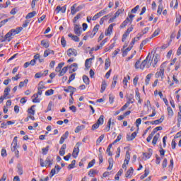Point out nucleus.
<instances>
[{
	"mask_svg": "<svg viewBox=\"0 0 181 181\" xmlns=\"http://www.w3.org/2000/svg\"><path fill=\"white\" fill-rule=\"evenodd\" d=\"M152 62H153L152 57H151V56L148 54L146 58L141 62L140 65V69L141 70H144L145 67H147V69H149V67H151V65L152 64Z\"/></svg>",
	"mask_w": 181,
	"mask_h": 181,
	"instance_id": "nucleus-1",
	"label": "nucleus"
},
{
	"mask_svg": "<svg viewBox=\"0 0 181 181\" xmlns=\"http://www.w3.org/2000/svg\"><path fill=\"white\" fill-rule=\"evenodd\" d=\"M18 146V136H15L11 143V151L15 152V155L16 158H19V151L16 150V147Z\"/></svg>",
	"mask_w": 181,
	"mask_h": 181,
	"instance_id": "nucleus-2",
	"label": "nucleus"
},
{
	"mask_svg": "<svg viewBox=\"0 0 181 181\" xmlns=\"http://www.w3.org/2000/svg\"><path fill=\"white\" fill-rule=\"evenodd\" d=\"M40 165L42 168H45L46 166H52L53 165V162L50 160V157H47L45 160H43L42 158H40Z\"/></svg>",
	"mask_w": 181,
	"mask_h": 181,
	"instance_id": "nucleus-3",
	"label": "nucleus"
},
{
	"mask_svg": "<svg viewBox=\"0 0 181 181\" xmlns=\"http://www.w3.org/2000/svg\"><path fill=\"white\" fill-rule=\"evenodd\" d=\"M103 124H104V115H102L100 116L97 122L92 126V131H95V129H98V128L100 127V125H103Z\"/></svg>",
	"mask_w": 181,
	"mask_h": 181,
	"instance_id": "nucleus-4",
	"label": "nucleus"
},
{
	"mask_svg": "<svg viewBox=\"0 0 181 181\" xmlns=\"http://www.w3.org/2000/svg\"><path fill=\"white\" fill-rule=\"evenodd\" d=\"M135 18V15L134 14H130L129 15V17H127L125 21L120 25V28H123L128 25V23H132V19Z\"/></svg>",
	"mask_w": 181,
	"mask_h": 181,
	"instance_id": "nucleus-5",
	"label": "nucleus"
},
{
	"mask_svg": "<svg viewBox=\"0 0 181 181\" xmlns=\"http://www.w3.org/2000/svg\"><path fill=\"white\" fill-rule=\"evenodd\" d=\"M163 76H165V67H163V64L160 66V70L156 73V78H159L160 77L161 80H163Z\"/></svg>",
	"mask_w": 181,
	"mask_h": 181,
	"instance_id": "nucleus-6",
	"label": "nucleus"
},
{
	"mask_svg": "<svg viewBox=\"0 0 181 181\" xmlns=\"http://www.w3.org/2000/svg\"><path fill=\"white\" fill-rule=\"evenodd\" d=\"M83 9V6H77V4H74L71 7V15H76L77 12H80Z\"/></svg>",
	"mask_w": 181,
	"mask_h": 181,
	"instance_id": "nucleus-7",
	"label": "nucleus"
},
{
	"mask_svg": "<svg viewBox=\"0 0 181 181\" xmlns=\"http://www.w3.org/2000/svg\"><path fill=\"white\" fill-rule=\"evenodd\" d=\"M61 169L62 168H60V166H59V165H55L54 168H52L51 170V172L49 173V177H52L56 175V173H59Z\"/></svg>",
	"mask_w": 181,
	"mask_h": 181,
	"instance_id": "nucleus-8",
	"label": "nucleus"
},
{
	"mask_svg": "<svg viewBox=\"0 0 181 181\" xmlns=\"http://www.w3.org/2000/svg\"><path fill=\"white\" fill-rule=\"evenodd\" d=\"M66 54L67 56H69V57H71V56H77L78 53H77V49H74V48H69L67 51H66Z\"/></svg>",
	"mask_w": 181,
	"mask_h": 181,
	"instance_id": "nucleus-9",
	"label": "nucleus"
},
{
	"mask_svg": "<svg viewBox=\"0 0 181 181\" xmlns=\"http://www.w3.org/2000/svg\"><path fill=\"white\" fill-rule=\"evenodd\" d=\"M107 12V8H105L103 10H101L100 12L96 13L92 18V21H97L98 18L100 16H103V15H105V13Z\"/></svg>",
	"mask_w": 181,
	"mask_h": 181,
	"instance_id": "nucleus-10",
	"label": "nucleus"
},
{
	"mask_svg": "<svg viewBox=\"0 0 181 181\" xmlns=\"http://www.w3.org/2000/svg\"><path fill=\"white\" fill-rule=\"evenodd\" d=\"M74 30L75 35H77V36H80L81 35V27L78 24H75L74 27Z\"/></svg>",
	"mask_w": 181,
	"mask_h": 181,
	"instance_id": "nucleus-11",
	"label": "nucleus"
},
{
	"mask_svg": "<svg viewBox=\"0 0 181 181\" xmlns=\"http://www.w3.org/2000/svg\"><path fill=\"white\" fill-rule=\"evenodd\" d=\"M94 55L92 56L91 58L87 59L85 62V67L86 69H90L91 67V61L94 60Z\"/></svg>",
	"mask_w": 181,
	"mask_h": 181,
	"instance_id": "nucleus-12",
	"label": "nucleus"
},
{
	"mask_svg": "<svg viewBox=\"0 0 181 181\" xmlns=\"http://www.w3.org/2000/svg\"><path fill=\"white\" fill-rule=\"evenodd\" d=\"M127 104H134L135 103V99L134 98V94H129L127 97Z\"/></svg>",
	"mask_w": 181,
	"mask_h": 181,
	"instance_id": "nucleus-13",
	"label": "nucleus"
},
{
	"mask_svg": "<svg viewBox=\"0 0 181 181\" xmlns=\"http://www.w3.org/2000/svg\"><path fill=\"white\" fill-rule=\"evenodd\" d=\"M137 134H138V132H134L130 136L127 134V141H134V139H135V138L136 137Z\"/></svg>",
	"mask_w": 181,
	"mask_h": 181,
	"instance_id": "nucleus-14",
	"label": "nucleus"
},
{
	"mask_svg": "<svg viewBox=\"0 0 181 181\" xmlns=\"http://www.w3.org/2000/svg\"><path fill=\"white\" fill-rule=\"evenodd\" d=\"M66 148H67V145L63 144L59 150L60 156H64L66 153Z\"/></svg>",
	"mask_w": 181,
	"mask_h": 181,
	"instance_id": "nucleus-15",
	"label": "nucleus"
},
{
	"mask_svg": "<svg viewBox=\"0 0 181 181\" xmlns=\"http://www.w3.org/2000/svg\"><path fill=\"white\" fill-rule=\"evenodd\" d=\"M79 152H80V148L78 147H74L72 153V156L76 159V158L78 156Z\"/></svg>",
	"mask_w": 181,
	"mask_h": 181,
	"instance_id": "nucleus-16",
	"label": "nucleus"
},
{
	"mask_svg": "<svg viewBox=\"0 0 181 181\" xmlns=\"http://www.w3.org/2000/svg\"><path fill=\"white\" fill-rule=\"evenodd\" d=\"M117 80H118V75H115L112 78L111 88H115V86H117Z\"/></svg>",
	"mask_w": 181,
	"mask_h": 181,
	"instance_id": "nucleus-17",
	"label": "nucleus"
},
{
	"mask_svg": "<svg viewBox=\"0 0 181 181\" xmlns=\"http://www.w3.org/2000/svg\"><path fill=\"white\" fill-rule=\"evenodd\" d=\"M68 36L69 37H71V40H74V42H80V38L77 35L69 33Z\"/></svg>",
	"mask_w": 181,
	"mask_h": 181,
	"instance_id": "nucleus-18",
	"label": "nucleus"
},
{
	"mask_svg": "<svg viewBox=\"0 0 181 181\" xmlns=\"http://www.w3.org/2000/svg\"><path fill=\"white\" fill-rule=\"evenodd\" d=\"M153 150L151 148H148V153H143L144 156L146 158V159H150L151 156H152Z\"/></svg>",
	"mask_w": 181,
	"mask_h": 181,
	"instance_id": "nucleus-19",
	"label": "nucleus"
},
{
	"mask_svg": "<svg viewBox=\"0 0 181 181\" xmlns=\"http://www.w3.org/2000/svg\"><path fill=\"white\" fill-rule=\"evenodd\" d=\"M132 173H134V168L131 167L126 173L125 177L131 178V176H132Z\"/></svg>",
	"mask_w": 181,
	"mask_h": 181,
	"instance_id": "nucleus-20",
	"label": "nucleus"
},
{
	"mask_svg": "<svg viewBox=\"0 0 181 181\" xmlns=\"http://www.w3.org/2000/svg\"><path fill=\"white\" fill-rule=\"evenodd\" d=\"M160 136V134L159 133H157L153 139L152 144L155 146L156 145V142H158V139H159V137Z\"/></svg>",
	"mask_w": 181,
	"mask_h": 181,
	"instance_id": "nucleus-21",
	"label": "nucleus"
},
{
	"mask_svg": "<svg viewBox=\"0 0 181 181\" xmlns=\"http://www.w3.org/2000/svg\"><path fill=\"white\" fill-rule=\"evenodd\" d=\"M11 36H13L12 33H11V31H9L5 35L4 40H8V42H11V40H12V39L11 38Z\"/></svg>",
	"mask_w": 181,
	"mask_h": 181,
	"instance_id": "nucleus-22",
	"label": "nucleus"
},
{
	"mask_svg": "<svg viewBox=\"0 0 181 181\" xmlns=\"http://www.w3.org/2000/svg\"><path fill=\"white\" fill-rule=\"evenodd\" d=\"M28 83H29V80L25 79L23 81L19 83L18 87L20 88H22V87H25V86H27Z\"/></svg>",
	"mask_w": 181,
	"mask_h": 181,
	"instance_id": "nucleus-23",
	"label": "nucleus"
},
{
	"mask_svg": "<svg viewBox=\"0 0 181 181\" xmlns=\"http://www.w3.org/2000/svg\"><path fill=\"white\" fill-rule=\"evenodd\" d=\"M35 15H36V11L28 13V15L25 16V19H32V18H34Z\"/></svg>",
	"mask_w": 181,
	"mask_h": 181,
	"instance_id": "nucleus-24",
	"label": "nucleus"
},
{
	"mask_svg": "<svg viewBox=\"0 0 181 181\" xmlns=\"http://www.w3.org/2000/svg\"><path fill=\"white\" fill-rule=\"evenodd\" d=\"M41 45H42V46L45 47V49H47V47H49V46H50V43L49 42V41H46L45 40H42L41 41Z\"/></svg>",
	"mask_w": 181,
	"mask_h": 181,
	"instance_id": "nucleus-25",
	"label": "nucleus"
},
{
	"mask_svg": "<svg viewBox=\"0 0 181 181\" xmlns=\"http://www.w3.org/2000/svg\"><path fill=\"white\" fill-rule=\"evenodd\" d=\"M108 163H109V166L107 168V170H111V169H112V167L114 166V160H112V158H109Z\"/></svg>",
	"mask_w": 181,
	"mask_h": 181,
	"instance_id": "nucleus-26",
	"label": "nucleus"
},
{
	"mask_svg": "<svg viewBox=\"0 0 181 181\" xmlns=\"http://www.w3.org/2000/svg\"><path fill=\"white\" fill-rule=\"evenodd\" d=\"M115 24H110L108 27L107 31L105 33V35L107 36V35H111V32H112V28Z\"/></svg>",
	"mask_w": 181,
	"mask_h": 181,
	"instance_id": "nucleus-27",
	"label": "nucleus"
},
{
	"mask_svg": "<svg viewBox=\"0 0 181 181\" xmlns=\"http://www.w3.org/2000/svg\"><path fill=\"white\" fill-rule=\"evenodd\" d=\"M17 172L18 175H23V168H22V165H21V164H18L17 165Z\"/></svg>",
	"mask_w": 181,
	"mask_h": 181,
	"instance_id": "nucleus-28",
	"label": "nucleus"
},
{
	"mask_svg": "<svg viewBox=\"0 0 181 181\" xmlns=\"http://www.w3.org/2000/svg\"><path fill=\"white\" fill-rule=\"evenodd\" d=\"M64 91H65V93H71L73 91H76V89L74 87L69 86L68 88L64 89Z\"/></svg>",
	"mask_w": 181,
	"mask_h": 181,
	"instance_id": "nucleus-29",
	"label": "nucleus"
},
{
	"mask_svg": "<svg viewBox=\"0 0 181 181\" xmlns=\"http://www.w3.org/2000/svg\"><path fill=\"white\" fill-rule=\"evenodd\" d=\"M105 88H107V82L103 81L101 84L100 93H104V91H105Z\"/></svg>",
	"mask_w": 181,
	"mask_h": 181,
	"instance_id": "nucleus-30",
	"label": "nucleus"
},
{
	"mask_svg": "<svg viewBox=\"0 0 181 181\" xmlns=\"http://www.w3.org/2000/svg\"><path fill=\"white\" fill-rule=\"evenodd\" d=\"M152 76H153L152 74H148L146 76V80H145L146 86H148V84H149V81H151V78Z\"/></svg>",
	"mask_w": 181,
	"mask_h": 181,
	"instance_id": "nucleus-31",
	"label": "nucleus"
},
{
	"mask_svg": "<svg viewBox=\"0 0 181 181\" xmlns=\"http://www.w3.org/2000/svg\"><path fill=\"white\" fill-rule=\"evenodd\" d=\"M163 119H165V116H161V117L157 120H154L155 125H158V124H162L163 122Z\"/></svg>",
	"mask_w": 181,
	"mask_h": 181,
	"instance_id": "nucleus-32",
	"label": "nucleus"
},
{
	"mask_svg": "<svg viewBox=\"0 0 181 181\" xmlns=\"http://www.w3.org/2000/svg\"><path fill=\"white\" fill-rule=\"evenodd\" d=\"M148 175H149V168H145L144 174L140 177V179H145Z\"/></svg>",
	"mask_w": 181,
	"mask_h": 181,
	"instance_id": "nucleus-33",
	"label": "nucleus"
},
{
	"mask_svg": "<svg viewBox=\"0 0 181 181\" xmlns=\"http://www.w3.org/2000/svg\"><path fill=\"white\" fill-rule=\"evenodd\" d=\"M124 11H125L124 8H120L115 13V17L118 18L119 15H122L124 13Z\"/></svg>",
	"mask_w": 181,
	"mask_h": 181,
	"instance_id": "nucleus-34",
	"label": "nucleus"
},
{
	"mask_svg": "<svg viewBox=\"0 0 181 181\" xmlns=\"http://www.w3.org/2000/svg\"><path fill=\"white\" fill-rule=\"evenodd\" d=\"M67 73V66H64L59 72V77L63 76L64 74H66Z\"/></svg>",
	"mask_w": 181,
	"mask_h": 181,
	"instance_id": "nucleus-35",
	"label": "nucleus"
},
{
	"mask_svg": "<svg viewBox=\"0 0 181 181\" xmlns=\"http://www.w3.org/2000/svg\"><path fill=\"white\" fill-rule=\"evenodd\" d=\"M110 66H111V62H110V59H106L105 62V70H108Z\"/></svg>",
	"mask_w": 181,
	"mask_h": 181,
	"instance_id": "nucleus-36",
	"label": "nucleus"
},
{
	"mask_svg": "<svg viewBox=\"0 0 181 181\" xmlns=\"http://www.w3.org/2000/svg\"><path fill=\"white\" fill-rule=\"evenodd\" d=\"M83 83H85V84H87V85L90 84V78L86 75H84L83 76Z\"/></svg>",
	"mask_w": 181,
	"mask_h": 181,
	"instance_id": "nucleus-37",
	"label": "nucleus"
},
{
	"mask_svg": "<svg viewBox=\"0 0 181 181\" xmlns=\"http://www.w3.org/2000/svg\"><path fill=\"white\" fill-rule=\"evenodd\" d=\"M53 94H54V90L53 89L47 90L45 92V95H47V97H49V95H53Z\"/></svg>",
	"mask_w": 181,
	"mask_h": 181,
	"instance_id": "nucleus-38",
	"label": "nucleus"
},
{
	"mask_svg": "<svg viewBox=\"0 0 181 181\" xmlns=\"http://www.w3.org/2000/svg\"><path fill=\"white\" fill-rule=\"evenodd\" d=\"M162 11H163V6L162 5V4H160L158 7L157 13H158L159 15H162Z\"/></svg>",
	"mask_w": 181,
	"mask_h": 181,
	"instance_id": "nucleus-39",
	"label": "nucleus"
},
{
	"mask_svg": "<svg viewBox=\"0 0 181 181\" xmlns=\"http://www.w3.org/2000/svg\"><path fill=\"white\" fill-rule=\"evenodd\" d=\"M168 117H173V110H172V107H167Z\"/></svg>",
	"mask_w": 181,
	"mask_h": 181,
	"instance_id": "nucleus-40",
	"label": "nucleus"
},
{
	"mask_svg": "<svg viewBox=\"0 0 181 181\" xmlns=\"http://www.w3.org/2000/svg\"><path fill=\"white\" fill-rule=\"evenodd\" d=\"M49 146H47L45 148H42V155H47V152H49Z\"/></svg>",
	"mask_w": 181,
	"mask_h": 181,
	"instance_id": "nucleus-41",
	"label": "nucleus"
},
{
	"mask_svg": "<svg viewBox=\"0 0 181 181\" xmlns=\"http://www.w3.org/2000/svg\"><path fill=\"white\" fill-rule=\"evenodd\" d=\"M82 129H84V125L78 126L75 129V133L78 134V132H80V131H81Z\"/></svg>",
	"mask_w": 181,
	"mask_h": 181,
	"instance_id": "nucleus-42",
	"label": "nucleus"
},
{
	"mask_svg": "<svg viewBox=\"0 0 181 181\" xmlns=\"http://www.w3.org/2000/svg\"><path fill=\"white\" fill-rule=\"evenodd\" d=\"M128 36H129V33H127V31H125L122 35V42H125V40H127V37H128Z\"/></svg>",
	"mask_w": 181,
	"mask_h": 181,
	"instance_id": "nucleus-43",
	"label": "nucleus"
},
{
	"mask_svg": "<svg viewBox=\"0 0 181 181\" xmlns=\"http://www.w3.org/2000/svg\"><path fill=\"white\" fill-rule=\"evenodd\" d=\"M95 165V159H93L88 165L87 169H90V168H93Z\"/></svg>",
	"mask_w": 181,
	"mask_h": 181,
	"instance_id": "nucleus-44",
	"label": "nucleus"
},
{
	"mask_svg": "<svg viewBox=\"0 0 181 181\" xmlns=\"http://www.w3.org/2000/svg\"><path fill=\"white\" fill-rule=\"evenodd\" d=\"M99 155H98V159H99V163L101 165L103 163V153H101V147L99 148Z\"/></svg>",
	"mask_w": 181,
	"mask_h": 181,
	"instance_id": "nucleus-45",
	"label": "nucleus"
},
{
	"mask_svg": "<svg viewBox=\"0 0 181 181\" xmlns=\"http://www.w3.org/2000/svg\"><path fill=\"white\" fill-rule=\"evenodd\" d=\"M159 33H160V29L158 28L152 34L151 37H156V36H158V35H159Z\"/></svg>",
	"mask_w": 181,
	"mask_h": 181,
	"instance_id": "nucleus-46",
	"label": "nucleus"
},
{
	"mask_svg": "<svg viewBox=\"0 0 181 181\" xmlns=\"http://www.w3.org/2000/svg\"><path fill=\"white\" fill-rule=\"evenodd\" d=\"M122 138V135L119 134L117 137V139L112 142V145H115L117 142H119Z\"/></svg>",
	"mask_w": 181,
	"mask_h": 181,
	"instance_id": "nucleus-47",
	"label": "nucleus"
},
{
	"mask_svg": "<svg viewBox=\"0 0 181 181\" xmlns=\"http://www.w3.org/2000/svg\"><path fill=\"white\" fill-rule=\"evenodd\" d=\"M35 107H36V105H33L30 107V109H28V114H30L31 115H35V110H33Z\"/></svg>",
	"mask_w": 181,
	"mask_h": 181,
	"instance_id": "nucleus-48",
	"label": "nucleus"
},
{
	"mask_svg": "<svg viewBox=\"0 0 181 181\" xmlns=\"http://www.w3.org/2000/svg\"><path fill=\"white\" fill-rule=\"evenodd\" d=\"M75 78H76V74H72L69 76V78L68 80V84H70V83H71V81H73V80H74Z\"/></svg>",
	"mask_w": 181,
	"mask_h": 181,
	"instance_id": "nucleus-49",
	"label": "nucleus"
},
{
	"mask_svg": "<svg viewBox=\"0 0 181 181\" xmlns=\"http://www.w3.org/2000/svg\"><path fill=\"white\" fill-rule=\"evenodd\" d=\"M76 165V160H73L71 163L68 165V169H74V166Z\"/></svg>",
	"mask_w": 181,
	"mask_h": 181,
	"instance_id": "nucleus-50",
	"label": "nucleus"
},
{
	"mask_svg": "<svg viewBox=\"0 0 181 181\" xmlns=\"http://www.w3.org/2000/svg\"><path fill=\"white\" fill-rule=\"evenodd\" d=\"M45 76V73L43 72H38L35 74V78H40V77H43Z\"/></svg>",
	"mask_w": 181,
	"mask_h": 181,
	"instance_id": "nucleus-51",
	"label": "nucleus"
},
{
	"mask_svg": "<svg viewBox=\"0 0 181 181\" xmlns=\"http://www.w3.org/2000/svg\"><path fill=\"white\" fill-rule=\"evenodd\" d=\"M93 31H89L87 33L86 35L88 36V37H90L91 39H93V37H94L95 36V33H93Z\"/></svg>",
	"mask_w": 181,
	"mask_h": 181,
	"instance_id": "nucleus-52",
	"label": "nucleus"
},
{
	"mask_svg": "<svg viewBox=\"0 0 181 181\" xmlns=\"http://www.w3.org/2000/svg\"><path fill=\"white\" fill-rule=\"evenodd\" d=\"M61 45L63 47H66L67 43L66 42V39H64V37H62L61 39Z\"/></svg>",
	"mask_w": 181,
	"mask_h": 181,
	"instance_id": "nucleus-53",
	"label": "nucleus"
},
{
	"mask_svg": "<svg viewBox=\"0 0 181 181\" xmlns=\"http://www.w3.org/2000/svg\"><path fill=\"white\" fill-rule=\"evenodd\" d=\"M181 22V15L176 17L175 26H177Z\"/></svg>",
	"mask_w": 181,
	"mask_h": 181,
	"instance_id": "nucleus-54",
	"label": "nucleus"
},
{
	"mask_svg": "<svg viewBox=\"0 0 181 181\" xmlns=\"http://www.w3.org/2000/svg\"><path fill=\"white\" fill-rule=\"evenodd\" d=\"M98 29H100V25L97 24L96 25L94 26L93 32L95 33V35L97 34V32H98Z\"/></svg>",
	"mask_w": 181,
	"mask_h": 181,
	"instance_id": "nucleus-55",
	"label": "nucleus"
},
{
	"mask_svg": "<svg viewBox=\"0 0 181 181\" xmlns=\"http://www.w3.org/2000/svg\"><path fill=\"white\" fill-rule=\"evenodd\" d=\"M43 88H46L43 85V81H40L38 84L37 90H43Z\"/></svg>",
	"mask_w": 181,
	"mask_h": 181,
	"instance_id": "nucleus-56",
	"label": "nucleus"
},
{
	"mask_svg": "<svg viewBox=\"0 0 181 181\" xmlns=\"http://www.w3.org/2000/svg\"><path fill=\"white\" fill-rule=\"evenodd\" d=\"M8 21H11V18H7V19L1 21L0 22V27L2 28V26H4V25H5V23H6Z\"/></svg>",
	"mask_w": 181,
	"mask_h": 181,
	"instance_id": "nucleus-57",
	"label": "nucleus"
},
{
	"mask_svg": "<svg viewBox=\"0 0 181 181\" xmlns=\"http://www.w3.org/2000/svg\"><path fill=\"white\" fill-rule=\"evenodd\" d=\"M141 122H142V119L141 118H139L136 120V127L137 128H139V125H141Z\"/></svg>",
	"mask_w": 181,
	"mask_h": 181,
	"instance_id": "nucleus-58",
	"label": "nucleus"
},
{
	"mask_svg": "<svg viewBox=\"0 0 181 181\" xmlns=\"http://www.w3.org/2000/svg\"><path fill=\"white\" fill-rule=\"evenodd\" d=\"M129 107V103H125L124 105H123L120 111H125V110H127V108H128Z\"/></svg>",
	"mask_w": 181,
	"mask_h": 181,
	"instance_id": "nucleus-59",
	"label": "nucleus"
},
{
	"mask_svg": "<svg viewBox=\"0 0 181 181\" xmlns=\"http://www.w3.org/2000/svg\"><path fill=\"white\" fill-rule=\"evenodd\" d=\"M80 18H81V14L80 13L77 14L76 16L74 18V20H73L74 23H76V21H78Z\"/></svg>",
	"mask_w": 181,
	"mask_h": 181,
	"instance_id": "nucleus-60",
	"label": "nucleus"
},
{
	"mask_svg": "<svg viewBox=\"0 0 181 181\" xmlns=\"http://www.w3.org/2000/svg\"><path fill=\"white\" fill-rule=\"evenodd\" d=\"M163 168L165 169L168 166V159L164 158L163 163H162Z\"/></svg>",
	"mask_w": 181,
	"mask_h": 181,
	"instance_id": "nucleus-61",
	"label": "nucleus"
},
{
	"mask_svg": "<svg viewBox=\"0 0 181 181\" xmlns=\"http://www.w3.org/2000/svg\"><path fill=\"white\" fill-rule=\"evenodd\" d=\"M49 111H52V102H49L47 110L45 111V112H49Z\"/></svg>",
	"mask_w": 181,
	"mask_h": 181,
	"instance_id": "nucleus-62",
	"label": "nucleus"
},
{
	"mask_svg": "<svg viewBox=\"0 0 181 181\" xmlns=\"http://www.w3.org/2000/svg\"><path fill=\"white\" fill-rule=\"evenodd\" d=\"M138 9H139V5L136 6L134 8L132 9V13H136Z\"/></svg>",
	"mask_w": 181,
	"mask_h": 181,
	"instance_id": "nucleus-63",
	"label": "nucleus"
},
{
	"mask_svg": "<svg viewBox=\"0 0 181 181\" xmlns=\"http://www.w3.org/2000/svg\"><path fill=\"white\" fill-rule=\"evenodd\" d=\"M136 100H141V95L139 94V91L138 90H136Z\"/></svg>",
	"mask_w": 181,
	"mask_h": 181,
	"instance_id": "nucleus-64",
	"label": "nucleus"
}]
</instances>
